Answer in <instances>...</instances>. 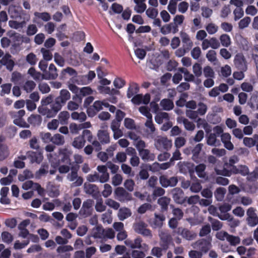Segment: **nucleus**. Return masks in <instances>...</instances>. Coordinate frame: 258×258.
I'll return each instance as SVG.
<instances>
[{
    "mask_svg": "<svg viewBox=\"0 0 258 258\" xmlns=\"http://www.w3.org/2000/svg\"><path fill=\"white\" fill-rule=\"evenodd\" d=\"M71 152L67 148H61L59 151V159L56 154L50 153L47 156L49 161L51 163L53 166H57L60 163V160L62 162H64L68 165H60L58 167V171L60 173H67L70 170V165L71 164L70 156L71 155Z\"/></svg>",
    "mask_w": 258,
    "mask_h": 258,
    "instance_id": "f257e3e1",
    "label": "nucleus"
},
{
    "mask_svg": "<svg viewBox=\"0 0 258 258\" xmlns=\"http://www.w3.org/2000/svg\"><path fill=\"white\" fill-rule=\"evenodd\" d=\"M217 174L222 175L226 176H230L232 174L240 173L243 175H246L248 173V169L245 165H239L236 167H233L231 171L227 170H220L217 167L215 169Z\"/></svg>",
    "mask_w": 258,
    "mask_h": 258,
    "instance_id": "f03ea898",
    "label": "nucleus"
},
{
    "mask_svg": "<svg viewBox=\"0 0 258 258\" xmlns=\"http://www.w3.org/2000/svg\"><path fill=\"white\" fill-rule=\"evenodd\" d=\"M155 146L159 150H168L172 146V142L166 138L159 137L155 142Z\"/></svg>",
    "mask_w": 258,
    "mask_h": 258,
    "instance_id": "7ed1b4c3",
    "label": "nucleus"
},
{
    "mask_svg": "<svg viewBox=\"0 0 258 258\" xmlns=\"http://www.w3.org/2000/svg\"><path fill=\"white\" fill-rule=\"evenodd\" d=\"M234 66L238 69L246 71L247 70L246 62L243 55L242 53H237L234 58Z\"/></svg>",
    "mask_w": 258,
    "mask_h": 258,
    "instance_id": "20e7f679",
    "label": "nucleus"
},
{
    "mask_svg": "<svg viewBox=\"0 0 258 258\" xmlns=\"http://www.w3.org/2000/svg\"><path fill=\"white\" fill-rule=\"evenodd\" d=\"M195 248H199L202 252L206 253L211 247L212 244L210 240H202L198 241L192 244Z\"/></svg>",
    "mask_w": 258,
    "mask_h": 258,
    "instance_id": "39448f33",
    "label": "nucleus"
},
{
    "mask_svg": "<svg viewBox=\"0 0 258 258\" xmlns=\"http://www.w3.org/2000/svg\"><path fill=\"white\" fill-rule=\"evenodd\" d=\"M246 214L247 221L249 226L253 227L258 224V217L253 208H249L247 211Z\"/></svg>",
    "mask_w": 258,
    "mask_h": 258,
    "instance_id": "423d86ee",
    "label": "nucleus"
},
{
    "mask_svg": "<svg viewBox=\"0 0 258 258\" xmlns=\"http://www.w3.org/2000/svg\"><path fill=\"white\" fill-rule=\"evenodd\" d=\"M231 136L228 133H223L221 135V140L224 147L230 151L234 149V145L231 142Z\"/></svg>",
    "mask_w": 258,
    "mask_h": 258,
    "instance_id": "0eeeda50",
    "label": "nucleus"
},
{
    "mask_svg": "<svg viewBox=\"0 0 258 258\" xmlns=\"http://www.w3.org/2000/svg\"><path fill=\"white\" fill-rule=\"evenodd\" d=\"M99 173V181L102 183L107 181L109 179V174L107 172V167L105 166H98L97 168Z\"/></svg>",
    "mask_w": 258,
    "mask_h": 258,
    "instance_id": "6e6552de",
    "label": "nucleus"
},
{
    "mask_svg": "<svg viewBox=\"0 0 258 258\" xmlns=\"http://www.w3.org/2000/svg\"><path fill=\"white\" fill-rule=\"evenodd\" d=\"M134 230L138 233L141 234L145 236H150V231L146 228V225L142 222H140L135 224L134 226Z\"/></svg>",
    "mask_w": 258,
    "mask_h": 258,
    "instance_id": "1a4fd4ad",
    "label": "nucleus"
},
{
    "mask_svg": "<svg viewBox=\"0 0 258 258\" xmlns=\"http://www.w3.org/2000/svg\"><path fill=\"white\" fill-rule=\"evenodd\" d=\"M67 178L72 182V186H78L81 185L83 183V179L78 176L77 172L76 171H72L71 173L67 176Z\"/></svg>",
    "mask_w": 258,
    "mask_h": 258,
    "instance_id": "9d476101",
    "label": "nucleus"
},
{
    "mask_svg": "<svg viewBox=\"0 0 258 258\" xmlns=\"http://www.w3.org/2000/svg\"><path fill=\"white\" fill-rule=\"evenodd\" d=\"M115 198L120 201H124L125 198L127 200H131V196H130L122 187H117L114 191Z\"/></svg>",
    "mask_w": 258,
    "mask_h": 258,
    "instance_id": "9b49d317",
    "label": "nucleus"
},
{
    "mask_svg": "<svg viewBox=\"0 0 258 258\" xmlns=\"http://www.w3.org/2000/svg\"><path fill=\"white\" fill-rule=\"evenodd\" d=\"M21 8L16 6H11L8 10L10 17L11 18L15 19H17L21 17Z\"/></svg>",
    "mask_w": 258,
    "mask_h": 258,
    "instance_id": "f8f14e48",
    "label": "nucleus"
},
{
    "mask_svg": "<svg viewBox=\"0 0 258 258\" xmlns=\"http://www.w3.org/2000/svg\"><path fill=\"white\" fill-rule=\"evenodd\" d=\"M33 22L38 23L39 19H41L44 21H48L50 20V15L47 12L39 13L35 12L34 14Z\"/></svg>",
    "mask_w": 258,
    "mask_h": 258,
    "instance_id": "ddd939ff",
    "label": "nucleus"
},
{
    "mask_svg": "<svg viewBox=\"0 0 258 258\" xmlns=\"http://www.w3.org/2000/svg\"><path fill=\"white\" fill-rule=\"evenodd\" d=\"M178 31V28L176 26H173V23H170L162 26L160 28V32L164 35L169 34L172 32L174 34Z\"/></svg>",
    "mask_w": 258,
    "mask_h": 258,
    "instance_id": "4468645a",
    "label": "nucleus"
},
{
    "mask_svg": "<svg viewBox=\"0 0 258 258\" xmlns=\"http://www.w3.org/2000/svg\"><path fill=\"white\" fill-rule=\"evenodd\" d=\"M1 63L7 67V68L11 71L14 66V61L11 59V56L7 54L5 55L1 60Z\"/></svg>",
    "mask_w": 258,
    "mask_h": 258,
    "instance_id": "2eb2a0df",
    "label": "nucleus"
},
{
    "mask_svg": "<svg viewBox=\"0 0 258 258\" xmlns=\"http://www.w3.org/2000/svg\"><path fill=\"white\" fill-rule=\"evenodd\" d=\"M97 136L99 140L102 144H107L110 142L109 135L106 131L99 130Z\"/></svg>",
    "mask_w": 258,
    "mask_h": 258,
    "instance_id": "dca6fc26",
    "label": "nucleus"
},
{
    "mask_svg": "<svg viewBox=\"0 0 258 258\" xmlns=\"http://www.w3.org/2000/svg\"><path fill=\"white\" fill-rule=\"evenodd\" d=\"M134 2L136 4L134 10L136 12L142 13L145 11L146 9V0H134Z\"/></svg>",
    "mask_w": 258,
    "mask_h": 258,
    "instance_id": "f3484780",
    "label": "nucleus"
},
{
    "mask_svg": "<svg viewBox=\"0 0 258 258\" xmlns=\"http://www.w3.org/2000/svg\"><path fill=\"white\" fill-rule=\"evenodd\" d=\"M132 215L131 210L127 208H120L118 212V217L120 220L123 221L130 217Z\"/></svg>",
    "mask_w": 258,
    "mask_h": 258,
    "instance_id": "a211bd4d",
    "label": "nucleus"
},
{
    "mask_svg": "<svg viewBox=\"0 0 258 258\" xmlns=\"http://www.w3.org/2000/svg\"><path fill=\"white\" fill-rule=\"evenodd\" d=\"M180 36L181 37L182 43H183L184 46L187 47L189 49L192 46V42L190 40L189 35L184 32H180Z\"/></svg>",
    "mask_w": 258,
    "mask_h": 258,
    "instance_id": "6ab92c4d",
    "label": "nucleus"
},
{
    "mask_svg": "<svg viewBox=\"0 0 258 258\" xmlns=\"http://www.w3.org/2000/svg\"><path fill=\"white\" fill-rule=\"evenodd\" d=\"M140 156L144 160L152 161L155 158L154 154L151 153L147 149H143L139 152Z\"/></svg>",
    "mask_w": 258,
    "mask_h": 258,
    "instance_id": "aec40b11",
    "label": "nucleus"
},
{
    "mask_svg": "<svg viewBox=\"0 0 258 258\" xmlns=\"http://www.w3.org/2000/svg\"><path fill=\"white\" fill-rule=\"evenodd\" d=\"M177 70L184 75V80L187 82H192L195 80V76L191 74L186 69L181 67L178 68Z\"/></svg>",
    "mask_w": 258,
    "mask_h": 258,
    "instance_id": "412c9836",
    "label": "nucleus"
},
{
    "mask_svg": "<svg viewBox=\"0 0 258 258\" xmlns=\"http://www.w3.org/2000/svg\"><path fill=\"white\" fill-rule=\"evenodd\" d=\"M238 161V158L237 156H233L231 157L229 159L228 162L225 163L223 170L231 171L233 167H236L234 164L236 163Z\"/></svg>",
    "mask_w": 258,
    "mask_h": 258,
    "instance_id": "4be33fe9",
    "label": "nucleus"
},
{
    "mask_svg": "<svg viewBox=\"0 0 258 258\" xmlns=\"http://www.w3.org/2000/svg\"><path fill=\"white\" fill-rule=\"evenodd\" d=\"M85 140L83 136L75 138L72 143L73 146L77 149L82 148L85 144Z\"/></svg>",
    "mask_w": 258,
    "mask_h": 258,
    "instance_id": "5701e85b",
    "label": "nucleus"
},
{
    "mask_svg": "<svg viewBox=\"0 0 258 258\" xmlns=\"http://www.w3.org/2000/svg\"><path fill=\"white\" fill-rule=\"evenodd\" d=\"M178 232L181 234L183 238L189 240L193 239L196 236L195 233L184 229L179 228Z\"/></svg>",
    "mask_w": 258,
    "mask_h": 258,
    "instance_id": "b1692460",
    "label": "nucleus"
},
{
    "mask_svg": "<svg viewBox=\"0 0 258 258\" xmlns=\"http://www.w3.org/2000/svg\"><path fill=\"white\" fill-rule=\"evenodd\" d=\"M178 121L179 122H182L185 128L188 131H194L195 128V124L192 122L189 121L186 118L182 117L178 118Z\"/></svg>",
    "mask_w": 258,
    "mask_h": 258,
    "instance_id": "393cba45",
    "label": "nucleus"
},
{
    "mask_svg": "<svg viewBox=\"0 0 258 258\" xmlns=\"http://www.w3.org/2000/svg\"><path fill=\"white\" fill-rule=\"evenodd\" d=\"M56 98L62 104H65L66 102L71 98V94L67 90H62L60 92L59 96Z\"/></svg>",
    "mask_w": 258,
    "mask_h": 258,
    "instance_id": "a878e982",
    "label": "nucleus"
},
{
    "mask_svg": "<svg viewBox=\"0 0 258 258\" xmlns=\"http://www.w3.org/2000/svg\"><path fill=\"white\" fill-rule=\"evenodd\" d=\"M165 220V217L163 215L160 214H155V218L152 222V225L155 228L159 227L162 225L163 221Z\"/></svg>",
    "mask_w": 258,
    "mask_h": 258,
    "instance_id": "bb28decb",
    "label": "nucleus"
},
{
    "mask_svg": "<svg viewBox=\"0 0 258 258\" xmlns=\"http://www.w3.org/2000/svg\"><path fill=\"white\" fill-rule=\"evenodd\" d=\"M93 91L89 87H85L80 88L78 98L79 99V103L82 102V97L92 94Z\"/></svg>",
    "mask_w": 258,
    "mask_h": 258,
    "instance_id": "cd10ccee",
    "label": "nucleus"
},
{
    "mask_svg": "<svg viewBox=\"0 0 258 258\" xmlns=\"http://www.w3.org/2000/svg\"><path fill=\"white\" fill-rule=\"evenodd\" d=\"M57 76L56 72V68L53 64H50L49 67V75L48 76L44 75L43 78L45 79H55Z\"/></svg>",
    "mask_w": 258,
    "mask_h": 258,
    "instance_id": "c85d7f7f",
    "label": "nucleus"
},
{
    "mask_svg": "<svg viewBox=\"0 0 258 258\" xmlns=\"http://www.w3.org/2000/svg\"><path fill=\"white\" fill-rule=\"evenodd\" d=\"M250 107L253 109H258V92L254 93L251 96L248 103Z\"/></svg>",
    "mask_w": 258,
    "mask_h": 258,
    "instance_id": "c756f323",
    "label": "nucleus"
},
{
    "mask_svg": "<svg viewBox=\"0 0 258 258\" xmlns=\"http://www.w3.org/2000/svg\"><path fill=\"white\" fill-rule=\"evenodd\" d=\"M221 45L225 47H229L231 44L230 37L226 34H223L220 36L219 38Z\"/></svg>",
    "mask_w": 258,
    "mask_h": 258,
    "instance_id": "7c9ffc66",
    "label": "nucleus"
},
{
    "mask_svg": "<svg viewBox=\"0 0 258 258\" xmlns=\"http://www.w3.org/2000/svg\"><path fill=\"white\" fill-rule=\"evenodd\" d=\"M168 114L166 112L158 113L155 117V120L156 122L158 124H161L164 121H168Z\"/></svg>",
    "mask_w": 258,
    "mask_h": 258,
    "instance_id": "2f4dec72",
    "label": "nucleus"
},
{
    "mask_svg": "<svg viewBox=\"0 0 258 258\" xmlns=\"http://www.w3.org/2000/svg\"><path fill=\"white\" fill-rule=\"evenodd\" d=\"M64 105V104H62L60 101L58 100L57 98H56L55 103L52 107V109L53 110L54 113L52 115L48 114L47 116L48 117H52L54 116L55 115H56L57 112L61 109L62 106Z\"/></svg>",
    "mask_w": 258,
    "mask_h": 258,
    "instance_id": "473e14b6",
    "label": "nucleus"
},
{
    "mask_svg": "<svg viewBox=\"0 0 258 258\" xmlns=\"http://www.w3.org/2000/svg\"><path fill=\"white\" fill-rule=\"evenodd\" d=\"M160 105L164 110H169L173 108L174 105L173 102L168 99H163L160 102Z\"/></svg>",
    "mask_w": 258,
    "mask_h": 258,
    "instance_id": "72a5a7b5",
    "label": "nucleus"
},
{
    "mask_svg": "<svg viewBox=\"0 0 258 258\" xmlns=\"http://www.w3.org/2000/svg\"><path fill=\"white\" fill-rule=\"evenodd\" d=\"M207 144L210 146H218L220 145V142L217 139L215 134H210L207 140Z\"/></svg>",
    "mask_w": 258,
    "mask_h": 258,
    "instance_id": "f704fd0d",
    "label": "nucleus"
},
{
    "mask_svg": "<svg viewBox=\"0 0 258 258\" xmlns=\"http://www.w3.org/2000/svg\"><path fill=\"white\" fill-rule=\"evenodd\" d=\"M1 238L4 242L8 244L11 243L14 239L13 236L8 231H3L1 233Z\"/></svg>",
    "mask_w": 258,
    "mask_h": 258,
    "instance_id": "c9c22d12",
    "label": "nucleus"
},
{
    "mask_svg": "<svg viewBox=\"0 0 258 258\" xmlns=\"http://www.w3.org/2000/svg\"><path fill=\"white\" fill-rule=\"evenodd\" d=\"M26 25V22L23 21L21 22H17L15 20H10L9 22V26L13 29H19L24 27Z\"/></svg>",
    "mask_w": 258,
    "mask_h": 258,
    "instance_id": "e433bc0d",
    "label": "nucleus"
},
{
    "mask_svg": "<svg viewBox=\"0 0 258 258\" xmlns=\"http://www.w3.org/2000/svg\"><path fill=\"white\" fill-rule=\"evenodd\" d=\"M103 106L108 107L109 104L105 100L103 101H96L94 102L93 107L96 111L98 112L103 109Z\"/></svg>",
    "mask_w": 258,
    "mask_h": 258,
    "instance_id": "4c0bfd02",
    "label": "nucleus"
},
{
    "mask_svg": "<svg viewBox=\"0 0 258 258\" xmlns=\"http://www.w3.org/2000/svg\"><path fill=\"white\" fill-rule=\"evenodd\" d=\"M71 117L73 119L78 120L80 122H83L86 119V114L83 112L80 113L74 112L72 113Z\"/></svg>",
    "mask_w": 258,
    "mask_h": 258,
    "instance_id": "58836bf2",
    "label": "nucleus"
},
{
    "mask_svg": "<svg viewBox=\"0 0 258 258\" xmlns=\"http://www.w3.org/2000/svg\"><path fill=\"white\" fill-rule=\"evenodd\" d=\"M56 145H61L64 143V137L59 134H56L52 137V141Z\"/></svg>",
    "mask_w": 258,
    "mask_h": 258,
    "instance_id": "ea45409f",
    "label": "nucleus"
},
{
    "mask_svg": "<svg viewBox=\"0 0 258 258\" xmlns=\"http://www.w3.org/2000/svg\"><path fill=\"white\" fill-rule=\"evenodd\" d=\"M104 229L101 227L94 228L92 231V235L95 238L104 239Z\"/></svg>",
    "mask_w": 258,
    "mask_h": 258,
    "instance_id": "a19ab883",
    "label": "nucleus"
},
{
    "mask_svg": "<svg viewBox=\"0 0 258 258\" xmlns=\"http://www.w3.org/2000/svg\"><path fill=\"white\" fill-rule=\"evenodd\" d=\"M32 162L40 163L43 160L42 154L40 152H32L30 155Z\"/></svg>",
    "mask_w": 258,
    "mask_h": 258,
    "instance_id": "79ce46f5",
    "label": "nucleus"
},
{
    "mask_svg": "<svg viewBox=\"0 0 258 258\" xmlns=\"http://www.w3.org/2000/svg\"><path fill=\"white\" fill-rule=\"evenodd\" d=\"M69 118L70 114L67 111H61L58 115L59 120L62 124L67 123Z\"/></svg>",
    "mask_w": 258,
    "mask_h": 258,
    "instance_id": "37998d69",
    "label": "nucleus"
},
{
    "mask_svg": "<svg viewBox=\"0 0 258 258\" xmlns=\"http://www.w3.org/2000/svg\"><path fill=\"white\" fill-rule=\"evenodd\" d=\"M59 202L58 200H55L53 202H47L43 205V209L46 211H52L55 207V205H58Z\"/></svg>",
    "mask_w": 258,
    "mask_h": 258,
    "instance_id": "c03bdc74",
    "label": "nucleus"
},
{
    "mask_svg": "<svg viewBox=\"0 0 258 258\" xmlns=\"http://www.w3.org/2000/svg\"><path fill=\"white\" fill-rule=\"evenodd\" d=\"M219 74L224 77L229 76L231 74V67L227 64L221 67Z\"/></svg>",
    "mask_w": 258,
    "mask_h": 258,
    "instance_id": "a18cd8bd",
    "label": "nucleus"
},
{
    "mask_svg": "<svg viewBox=\"0 0 258 258\" xmlns=\"http://www.w3.org/2000/svg\"><path fill=\"white\" fill-rule=\"evenodd\" d=\"M167 10L172 15H174L176 13L177 3L175 0H170L167 6Z\"/></svg>",
    "mask_w": 258,
    "mask_h": 258,
    "instance_id": "49530a36",
    "label": "nucleus"
},
{
    "mask_svg": "<svg viewBox=\"0 0 258 258\" xmlns=\"http://www.w3.org/2000/svg\"><path fill=\"white\" fill-rule=\"evenodd\" d=\"M251 22V19L248 17H245L241 19L238 23V27L240 29H243L247 27Z\"/></svg>",
    "mask_w": 258,
    "mask_h": 258,
    "instance_id": "de8ad7c7",
    "label": "nucleus"
},
{
    "mask_svg": "<svg viewBox=\"0 0 258 258\" xmlns=\"http://www.w3.org/2000/svg\"><path fill=\"white\" fill-rule=\"evenodd\" d=\"M28 73L35 80L43 79V77L44 76V75H41L40 73L36 72L33 68H31L28 70Z\"/></svg>",
    "mask_w": 258,
    "mask_h": 258,
    "instance_id": "09e8293b",
    "label": "nucleus"
},
{
    "mask_svg": "<svg viewBox=\"0 0 258 258\" xmlns=\"http://www.w3.org/2000/svg\"><path fill=\"white\" fill-rule=\"evenodd\" d=\"M98 90L100 93L102 94H116L118 92V91L115 90L114 89L110 90V89L108 87H105L103 86H100L98 87Z\"/></svg>",
    "mask_w": 258,
    "mask_h": 258,
    "instance_id": "8fccbe9b",
    "label": "nucleus"
},
{
    "mask_svg": "<svg viewBox=\"0 0 258 258\" xmlns=\"http://www.w3.org/2000/svg\"><path fill=\"white\" fill-rule=\"evenodd\" d=\"M206 29L209 34L213 35L218 31V27L216 24L211 23L206 26Z\"/></svg>",
    "mask_w": 258,
    "mask_h": 258,
    "instance_id": "3c124183",
    "label": "nucleus"
},
{
    "mask_svg": "<svg viewBox=\"0 0 258 258\" xmlns=\"http://www.w3.org/2000/svg\"><path fill=\"white\" fill-rule=\"evenodd\" d=\"M205 169L206 166L203 164H200L196 167V171L199 177L201 178H205L206 177Z\"/></svg>",
    "mask_w": 258,
    "mask_h": 258,
    "instance_id": "603ef678",
    "label": "nucleus"
},
{
    "mask_svg": "<svg viewBox=\"0 0 258 258\" xmlns=\"http://www.w3.org/2000/svg\"><path fill=\"white\" fill-rule=\"evenodd\" d=\"M2 90L0 92V95L4 96L6 94H9L11 90L12 85L11 84L7 83L2 85L1 86Z\"/></svg>",
    "mask_w": 258,
    "mask_h": 258,
    "instance_id": "864d4df0",
    "label": "nucleus"
},
{
    "mask_svg": "<svg viewBox=\"0 0 258 258\" xmlns=\"http://www.w3.org/2000/svg\"><path fill=\"white\" fill-rule=\"evenodd\" d=\"M192 72L196 77H200L202 74V68L201 65L198 63H195L192 66Z\"/></svg>",
    "mask_w": 258,
    "mask_h": 258,
    "instance_id": "5fc2aeb1",
    "label": "nucleus"
},
{
    "mask_svg": "<svg viewBox=\"0 0 258 258\" xmlns=\"http://www.w3.org/2000/svg\"><path fill=\"white\" fill-rule=\"evenodd\" d=\"M33 177V175L30 171L28 170H25L24 171L22 174H21L19 175L18 178L19 180L23 181L25 179L31 178Z\"/></svg>",
    "mask_w": 258,
    "mask_h": 258,
    "instance_id": "6e6d98bb",
    "label": "nucleus"
},
{
    "mask_svg": "<svg viewBox=\"0 0 258 258\" xmlns=\"http://www.w3.org/2000/svg\"><path fill=\"white\" fill-rule=\"evenodd\" d=\"M184 20V17L181 15H177L173 18V26H176L178 28V26L181 25Z\"/></svg>",
    "mask_w": 258,
    "mask_h": 258,
    "instance_id": "4d7b16f0",
    "label": "nucleus"
},
{
    "mask_svg": "<svg viewBox=\"0 0 258 258\" xmlns=\"http://www.w3.org/2000/svg\"><path fill=\"white\" fill-rule=\"evenodd\" d=\"M77 102L70 101L68 102L67 108L70 110H75L79 108V105L81 103H79V99L77 98Z\"/></svg>",
    "mask_w": 258,
    "mask_h": 258,
    "instance_id": "13d9d810",
    "label": "nucleus"
},
{
    "mask_svg": "<svg viewBox=\"0 0 258 258\" xmlns=\"http://www.w3.org/2000/svg\"><path fill=\"white\" fill-rule=\"evenodd\" d=\"M9 155L8 148L6 146H2L0 147V160L6 159Z\"/></svg>",
    "mask_w": 258,
    "mask_h": 258,
    "instance_id": "bf43d9fd",
    "label": "nucleus"
},
{
    "mask_svg": "<svg viewBox=\"0 0 258 258\" xmlns=\"http://www.w3.org/2000/svg\"><path fill=\"white\" fill-rule=\"evenodd\" d=\"M204 76L206 78H214L215 73L213 70L209 66H207L203 70Z\"/></svg>",
    "mask_w": 258,
    "mask_h": 258,
    "instance_id": "052dcab7",
    "label": "nucleus"
},
{
    "mask_svg": "<svg viewBox=\"0 0 258 258\" xmlns=\"http://www.w3.org/2000/svg\"><path fill=\"white\" fill-rule=\"evenodd\" d=\"M36 84L32 81H27L23 86L24 89L27 92H31L35 87Z\"/></svg>",
    "mask_w": 258,
    "mask_h": 258,
    "instance_id": "680f3d73",
    "label": "nucleus"
},
{
    "mask_svg": "<svg viewBox=\"0 0 258 258\" xmlns=\"http://www.w3.org/2000/svg\"><path fill=\"white\" fill-rule=\"evenodd\" d=\"M170 199L167 197H162L158 200V203L163 210H166L169 204Z\"/></svg>",
    "mask_w": 258,
    "mask_h": 258,
    "instance_id": "e2e57ef3",
    "label": "nucleus"
},
{
    "mask_svg": "<svg viewBox=\"0 0 258 258\" xmlns=\"http://www.w3.org/2000/svg\"><path fill=\"white\" fill-rule=\"evenodd\" d=\"M226 192V189L223 187H219L217 189L215 192V197L217 200L222 201Z\"/></svg>",
    "mask_w": 258,
    "mask_h": 258,
    "instance_id": "0e129e2a",
    "label": "nucleus"
},
{
    "mask_svg": "<svg viewBox=\"0 0 258 258\" xmlns=\"http://www.w3.org/2000/svg\"><path fill=\"white\" fill-rule=\"evenodd\" d=\"M5 224L7 227L13 229L16 226L17 221L14 218L7 219L5 220Z\"/></svg>",
    "mask_w": 258,
    "mask_h": 258,
    "instance_id": "69168bd1",
    "label": "nucleus"
},
{
    "mask_svg": "<svg viewBox=\"0 0 258 258\" xmlns=\"http://www.w3.org/2000/svg\"><path fill=\"white\" fill-rule=\"evenodd\" d=\"M112 187L109 184H105L104 185V189L102 192V196L104 198L109 197L112 193Z\"/></svg>",
    "mask_w": 258,
    "mask_h": 258,
    "instance_id": "338daca9",
    "label": "nucleus"
},
{
    "mask_svg": "<svg viewBox=\"0 0 258 258\" xmlns=\"http://www.w3.org/2000/svg\"><path fill=\"white\" fill-rule=\"evenodd\" d=\"M227 241L232 245H236L240 243V240L239 237L229 235Z\"/></svg>",
    "mask_w": 258,
    "mask_h": 258,
    "instance_id": "774afa93",
    "label": "nucleus"
}]
</instances>
